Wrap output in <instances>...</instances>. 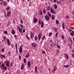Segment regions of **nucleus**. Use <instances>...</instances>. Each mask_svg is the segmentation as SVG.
I'll list each match as a JSON object with an SVG mask.
<instances>
[{"instance_id": "obj_1", "label": "nucleus", "mask_w": 74, "mask_h": 74, "mask_svg": "<svg viewBox=\"0 0 74 74\" xmlns=\"http://www.w3.org/2000/svg\"><path fill=\"white\" fill-rule=\"evenodd\" d=\"M16 27L17 29H18V32L19 33L22 34V30H23V29L22 28H21L19 27V25H17Z\"/></svg>"}, {"instance_id": "obj_2", "label": "nucleus", "mask_w": 74, "mask_h": 74, "mask_svg": "<svg viewBox=\"0 0 74 74\" xmlns=\"http://www.w3.org/2000/svg\"><path fill=\"white\" fill-rule=\"evenodd\" d=\"M5 64V65L8 67L10 66V61H9V60H6L4 62Z\"/></svg>"}, {"instance_id": "obj_3", "label": "nucleus", "mask_w": 74, "mask_h": 74, "mask_svg": "<svg viewBox=\"0 0 74 74\" xmlns=\"http://www.w3.org/2000/svg\"><path fill=\"white\" fill-rule=\"evenodd\" d=\"M0 67L2 70H6L7 69V67L6 66H5V65H4V64H3L1 65Z\"/></svg>"}, {"instance_id": "obj_4", "label": "nucleus", "mask_w": 74, "mask_h": 74, "mask_svg": "<svg viewBox=\"0 0 74 74\" xmlns=\"http://www.w3.org/2000/svg\"><path fill=\"white\" fill-rule=\"evenodd\" d=\"M37 21H38V19H37V18L34 17L33 20L34 23H36L37 22Z\"/></svg>"}, {"instance_id": "obj_5", "label": "nucleus", "mask_w": 74, "mask_h": 74, "mask_svg": "<svg viewBox=\"0 0 74 74\" xmlns=\"http://www.w3.org/2000/svg\"><path fill=\"white\" fill-rule=\"evenodd\" d=\"M45 19L46 21H49V17L48 15H46L45 16Z\"/></svg>"}, {"instance_id": "obj_6", "label": "nucleus", "mask_w": 74, "mask_h": 74, "mask_svg": "<svg viewBox=\"0 0 74 74\" xmlns=\"http://www.w3.org/2000/svg\"><path fill=\"white\" fill-rule=\"evenodd\" d=\"M50 11L52 14H55L56 13L55 12V11H54V10L52 9H51L50 10Z\"/></svg>"}, {"instance_id": "obj_7", "label": "nucleus", "mask_w": 74, "mask_h": 74, "mask_svg": "<svg viewBox=\"0 0 74 74\" xmlns=\"http://www.w3.org/2000/svg\"><path fill=\"white\" fill-rule=\"evenodd\" d=\"M41 34L40 33L38 35V39L40 40L41 39Z\"/></svg>"}, {"instance_id": "obj_8", "label": "nucleus", "mask_w": 74, "mask_h": 74, "mask_svg": "<svg viewBox=\"0 0 74 74\" xmlns=\"http://www.w3.org/2000/svg\"><path fill=\"white\" fill-rule=\"evenodd\" d=\"M24 66H25V64L23 63L22 64L21 67V70H23L24 69Z\"/></svg>"}, {"instance_id": "obj_9", "label": "nucleus", "mask_w": 74, "mask_h": 74, "mask_svg": "<svg viewBox=\"0 0 74 74\" xmlns=\"http://www.w3.org/2000/svg\"><path fill=\"white\" fill-rule=\"evenodd\" d=\"M19 52L20 53H21L22 51V46H20V48H19Z\"/></svg>"}, {"instance_id": "obj_10", "label": "nucleus", "mask_w": 74, "mask_h": 74, "mask_svg": "<svg viewBox=\"0 0 74 74\" xmlns=\"http://www.w3.org/2000/svg\"><path fill=\"white\" fill-rule=\"evenodd\" d=\"M32 45L33 47H34V48H36V45L34 43H32Z\"/></svg>"}, {"instance_id": "obj_11", "label": "nucleus", "mask_w": 74, "mask_h": 74, "mask_svg": "<svg viewBox=\"0 0 74 74\" xmlns=\"http://www.w3.org/2000/svg\"><path fill=\"white\" fill-rule=\"evenodd\" d=\"M3 4L4 5H7V3L6 1H4L3 3Z\"/></svg>"}, {"instance_id": "obj_12", "label": "nucleus", "mask_w": 74, "mask_h": 74, "mask_svg": "<svg viewBox=\"0 0 74 74\" xmlns=\"http://www.w3.org/2000/svg\"><path fill=\"white\" fill-rule=\"evenodd\" d=\"M64 55L66 59H69V56L68 55H67V54L65 53L64 54Z\"/></svg>"}, {"instance_id": "obj_13", "label": "nucleus", "mask_w": 74, "mask_h": 74, "mask_svg": "<svg viewBox=\"0 0 74 74\" xmlns=\"http://www.w3.org/2000/svg\"><path fill=\"white\" fill-rule=\"evenodd\" d=\"M11 33L13 35H14V34H15V31L14 30V29L12 28V30L11 31Z\"/></svg>"}, {"instance_id": "obj_14", "label": "nucleus", "mask_w": 74, "mask_h": 74, "mask_svg": "<svg viewBox=\"0 0 74 74\" xmlns=\"http://www.w3.org/2000/svg\"><path fill=\"white\" fill-rule=\"evenodd\" d=\"M11 14V11H8V12L7 15L8 17V16H10V14Z\"/></svg>"}, {"instance_id": "obj_15", "label": "nucleus", "mask_w": 74, "mask_h": 74, "mask_svg": "<svg viewBox=\"0 0 74 74\" xmlns=\"http://www.w3.org/2000/svg\"><path fill=\"white\" fill-rule=\"evenodd\" d=\"M1 59H4L5 58V56L4 55L1 54Z\"/></svg>"}, {"instance_id": "obj_16", "label": "nucleus", "mask_w": 74, "mask_h": 74, "mask_svg": "<svg viewBox=\"0 0 74 74\" xmlns=\"http://www.w3.org/2000/svg\"><path fill=\"white\" fill-rule=\"evenodd\" d=\"M7 42L8 45H10V40L8 39H7Z\"/></svg>"}, {"instance_id": "obj_17", "label": "nucleus", "mask_w": 74, "mask_h": 74, "mask_svg": "<svg viewBox=\"0 0 74 74\" xmlns=\"http://www.w3.org/2000/svg\"><path fill=\"white\" fill-rule=\"evenodd\" d=\"M35 73H36L37 72V67L36 66H35Z\"/></svg>"}, {"instance_id": "obj_18", "label": "nucleus", "mask_w": 74, "mask_h": 74, "mask_svg": "<svg viewBox=\"0 0 74 74\" xmlns=\"http://www.w3.org/2000/svg\"><path fill=\"white\" fill-rule=\"evenodd\" d=\"M56 70V65H55L54 67V69H53V71L55 72V71Z\"/></svg>"}, {"instance_id": "obj_19", "label": "nucleus", "mask_w": 74, "mask_h": 74, "mask_svg": "<svg viewBox=\"0 0 74 74\" xmlns=\"http://www.w3.org/2000/svg\"><path fill=\"white\" fill-rule=\"evenodd\" d=\"M47 14L48 15V16L49 17H49H51V13H50L49 12H48L47 13Z\"/></svg>"}, {"instance_id": "obj_20", "label": "nucleus", "mask_w": 74, "mask_h": 74, "mask_svg": "<svg viewBox=\"0 0 74 74\" xmlns=\"http://www.w3.org/2000/svg\"><path fill=\"white\" fill-rule=\"evenodd\" d=\"M27 65L29 67H30V66H31V63L29 61H28L27 62Z\"/></svg>"}, {"instance_id": "obj_21", "label": "nucleus", "mask_w": 74, "mask_h": 74, "mask_svg": "<svg viewBox=\"0 0 74 74\" xmlns=\"http://www.w3.org/2000/svg\"><path fill=\"white\" fill-rule=\"evenodd\" d=\"M70 34L72 36H74V32L73 31L70 33Z\"/></svg>"}, {"instance_id": "obj_22", "label": "nucleus", "mask_w": 74, "mask_h": 74, "mask_svg": "<svg viewBox=\"0 0 74 74\" xmlns=\"http://www.w3.org/2000/svg\"><path fill=\"white\" fill-rule=\"evenodd\" d=\"M62 27L63 29H65V27L64 26V23H63L62 24Z\"/></svg>"}, {"instance_id": "obj_23", "label": "nucleus", "mask_w": 74, "mask_h": 74, "mask_svg": "<svg viewBox=\"0 0 74 74\" xmlns=\"http://www.w3.org/2000/svg\"><path fill=\"white\" fill-rule=\"evenodd\" d=\"M53 29L54 31H55V32H56V33L57 32V29L56 28L54 27H53Z\"/></svg>"}, {"instance_id": "obj_24", "label": "nucleus", "mask_w": 74, "mask_h": 74, "mask_svg": "<svg viewBox=\"0 0 74 74\" xmlns=\"http://www.w3.org/2000/svg\"><path fill=\"white\" fill-rule=\"evenodd\" d=\"M29 57V54H26L25 56V57L26 58H27L28 57Z\"/></svg>"}, {"instance_id": "obj_25", "label": "nucleus", "mask_w": 74, "mask_h": 74, "mask_svg": "<svg viewBox=\"0 0 74 74\" xmlns=\"http://www.w3.org/2000/svg\"><path fill=\"white\" fill-rule=\"evenodd\" d=\"M49 10H50V6H48V7H47V11H49Z\"/></svg>"}, {"instance_id": "obj_26", "label": "nucleus", "mask_w": 74, "mask_h": 74, "mask_svg": "<svg viewBox=\"0 0 74 74\" xmlns=\"http://www.w3.org/2000/svg\"><path fill=\"white\" fill-rule=\"evenodd\" d=\"M23 60L24 63H26V58H24L23 59Z\"/></svg>"}, {"instance_id": "obj_27", "label": "nucleus", "mask_w": 74, "mask_h": 74, "mask_svg": "<svg viewBox=\"0 0 74 74\" xmlns=\"http://www.w3.org/2000/svg\"><path fill=\"white\" fill-rule=\"evenodd\" d=\"M57 1V3L58 4H59L60 3H61L60 1Z\"/></svg>"}, {"instance_id": "obj_28", "label": "nucleus", "mask_w": 74, "mask_h": 74, "mask_svg": "<svg viewBox=\"0 0 74 74\" xmlns=\"http://www.w3.org/2000/svg\"><path fill=\"white\" fill-rule=\"evenodd\" d=\"M56 22L57 25H58V24H59V21L58 20H56Z\"/></svg>"}, {"instance_id": "obj_29", "label": "nucleus", "mask_w": 74, "mask_h": 74, "mask_svg": "<svg viewBox=\"0 0 74 74\" xmlns=\"http://www.w3.org/2000/svg\"><path fill=\"white\" fill-rule=\"evenodd\" d=\"M25 31H26V30L25 29H23L22 31V33H24L25 32Z\"/></svg>"}, {"instance_id": "obj_30", "label": "nucleus", "mask_w": 74, "mask_h": 74, "mask_svg": "<svg viewBox=\"0 0 74 74\" xmlns=\"http://www.w3.org/2000/svg\"><path fill=\"white\" fill-rule=\"evenodd\" d=\"M64 67L66 68H68V67H69V65H64Z\"/></svg>"}, {"instance_id": "obj_31", "label": "nucleus", "mask_w": 74, "mask_h": 74, "mask_svg": "<svg viewBox=\"0 0 74 74\" xmlns=\"http://www.w3.org/2000/svg\"><path fill=\"white\" fill-rule=\"evenodd\" d=\"M43 26H44V24H43V22L42 21V23H41V27L43 28Z\"/></svg>"}, {"instance_id": "obj_32", "label": "nucleus", "mask_w": 74, "mask_h": 74, "mask_svg": "<svg viewBox=\"0 0 74 74\" xmlns=\"http://www.w3.org/2000/svg\"><path fill=\"white\" fill-rule=\"evenodd\" d=\"M3 33H4V34H7L8 33V32H7L6 31H5L3 32Z\"/></svg>"}, {"instance_id": "obj_33", "label": "nucleus", "mask_w": 74, "mask_h": 74, "mask_svg": "<svg viewBox=\"0 0 74 74\" xmlns=\"http://www.w3.org/2000/svg\"><path fill=\"white\" fill-rule=\"evenodd\" d=\"M34 39L35 41H37V37L35 36L34 38Z\"/></svg>"}, {"instance_id": "obj_34", "label": "nucleus", "mask_w": 74, "mask_h": 74, "mask_svg": "<svg viewBox=\"0 0 74 74\" xmlns=\"http://www.w3.org/2000/svg\"><path fill=\"white\" fill-rule=\"evenodd\" d=\"M57 7H58V6H57V5L56 4L54 5V8L55 9H57Z\"/></svg>"}, {"instance_id": "obj_35", "label": "nucleus", "mask_w": 74, "mask_h": 74, "mask_svg": "<svg viewBox=\"0 0 74 74\" xmlns=\"http://www.w3.org/2000/svg\"><path fill=\"white\" fill-rule=\"evenodd\" d=\"M69 32H72L73 31V30L71 29H69Z\"/></svg>"}, {"instance_id": "obj_36", "label": "nucleus", "mask_w": 74, "mask_h": 74, "mask_svg": "<svg viewBox=\"0 0 74 74\" xmlns=\"http://www.w3.org/2000/svg\"><path fill=\"white\" fill-rule=\"evenodd\" d=\"M10 9V8L9 7H8L7 8V10H6V11H8Z\"/></svg>"}, {"instance_id": "obj_37", "label": "nucleus", "mask_w": 74, "mask_h": 74, "mask_svg": "<svg viewBox=\"0 0 74 74\" xmlns=\"http://www.w3.org/2000/svg\"><path fill=\"white\" fill-rule=\"evenodd\" d=\"M52 20H54L55 19V17H54V16L52 15Z\"/></svg>"}, {"instance_id": "obj_38", "label": "nucleus", "mask_w": 74, "mask_h": 74, "mask_svg": "<svg viewBox=\"0 0 74 74\" xmlns=\"http://www.w3.org/2000/svg\"><path fill=\"white\" fill-rule=\"evenodd\" d=\"M61 37L62 38L63 40H64V36L62 35Z\"/></svg>"}, {"instance_id": "obj_39", "label": "nucleus", "mask_w": 74, "mask_h": 74, "mask_svg": "<svg viewBox=\"0 0 74 74\" xmlns=\"http://www.w3.org/2000/svg\"><path fill=\"white\" fill-rule=\"evenodd\" d=\"M33 37H34V35H31L30 37L31 38H33Z\"/></svg>"}, {"instance_id": "obj_40", "label": "nucleus", "mask_w": 74, "mask_h": 74, "mask_svg": "<svg viewBox=\"0 0 74 74\" xmlns=\"http://www.w3.org/2000/svg\"><path fill=\"white\" fill-rule=\"evenodd\" d=\"M52 33H51V32L49 34V37H51V35H52Z\"/></svg>"}, {"instance_id": "obj_41", "label": "nucleus", "mask_w": 74, "mask_h": 74, "mask_svg": "<svg viewBox=\"0 0 74 74\" xmlns=\"http://www.w3.org/2000/svg\"><path fill=\"white\" fill-rule=\"evenodd\" d=\"M20 26L21 28L22 29H23V25H20Z\"/></svg>"}, {"instance_id": "obj_42", "label": "nucleus", "mask_w": 74, "mask_h": 74, "mask_svg": "<svg viewBox=\"0 0 74 74\" xmlns=\"http://www.w3.org/2000/svg\"><path fill=\"white\" fill-rule=\"evenodd\" d=\"M40 14L41 15H42V11H40Z\"/></svg>"}, {"instance_id": "obj_43", "label": "nucleus", "mask_w": 74, "mask_h": 74, "mask_svg": "<svg viewBox=\"0 0 74 74\" xmlns=\"http://www.w3.org/2000/svg\"><path fill=\"white\" fill-rule=\"evenodd\" d=\"M4 48H3L2 49V52H4Z\"/></svg>"}, {"instance_id": "obj_44", "label": "nucleus", "mask_w": 74, "mask_h": 74, "mask_svg": "<svg viewBox=\"0 0 74 74\" xmlns=\"http://www.w3.org/2000/svg\"><path fill=\"white\" fill-rule=\"evenodd\" d=\"M70 29H72L73 30H74V27H70Z\"/></svg>"}, {"instance_id": "obj_45", "label": "nucleus", "mask_w": 74, "mask_h": 74, "mask_svg": "<svg viewBox=\"0 0 74 74\" xmlns=\"http://www.w3.org/2000/svg\"><path fill=\"white\" fill-rule=\"evenodd\" d=\"M58 35V33H57L56 34V37H57Z\"/></svg>"}, {"instance_id": "obj_46", "label": "nucleus", "mask_w": 74, "mask_h": 74, "mask_svg": "<svg viewBox=\"0 0 74 74\" xmlns=\"http://www.w3.org/2000/svg\"><path fill=\"white\" fill-rule=\"evenodd\" d=\"M38 23L39 25H41V22L40 21H39Z\"/></svg>"}, {"instance_id": "obj_47", "label": "nucleus", "mask_w": 74, "mask_h": 74, "mask_svg": "<svg viewBox=\"0 0 74 74\" xmlns=\"http://www.w3.org/2000/svg\"><path fill=\"white\" fill-rule=\"evenodd\" d=\"M43 12L44 14H45V10H43Z\"/></svg>"}, {"instance_id": "obj_48", "label": "nucleus", "mask_w": 74, "mask_h": 74, "mask_svg": "<svg viewBox=\"0 0 74 74\" xmlns=\"http://www.w3.org/2000/svg\"><path fill=\"white\" fill-rule=\"evenodd\" d=\"M66 18V19H68V18H69V16H66L65 17Z\"/></svg>"}, {"instance_id": "obj_49", "label": "nucleus", "mask_w": 74, "mask_h": 74, "mask_svg": "<svg viewBox=\"0 0 74 74\" xmlns=\"http://www.w3.org/2000/svg\"><path fill=\"white\" fill-rule=\"evenodd\" d=\"M44 38H45V36H43L42 39V40H44Z\"/></svg>"}, {"instance_id": "obj_50", "label": "nucleus", "mask_w": 74, "mask_h": 74, "mask_svg": "<svg viewBox=\"0 0 74 74\" xmlns=\"http://www.w3.org/2000/svg\"><path fill=\"white\" fill-rule=\"evenodd\" d=\"M58 48L59 49H60L61 48L60 46L59 45H58Z\"/></svg>"}, {"instance_id": "obj_51", "label": "nucleus", "mask_w": 74, "mask_h": 74, "mask_svg": "<svg viewBox=\"0 0 74 74\" xmlns=\"http://www.w3.org/2000/svg\"><path fill=\"white\" fill-rule=\"evenodd\" d=\"M72 57L73 58H74V54L73 53H72Z\"/></svg>"}, {"instance_id": "obj_52", "label": "nucleus", "mask_w": 74, "mask_h": 74, "mask_svg": "<svg viewBox=\"0 0 74 74\" xmlns=\"http://www.w3.org/2000/svg\"><path fill=\"white\" fill-rule=\"evenodd\" d=\"M21 23L22 24H23V21H22V20H21Z\"/></svg>"}, {"instance_id": "obj_53", "label": "nucleus", "mask_w": 74, "mask_h": 74, "mask_svg": "<svg viewBox=\"0 0 74 74\" xmlns=\"http://www.w3.org/2000/svg\"><path fill=\"white\" fill-rule=\"evenodd\" d=\"M42 53H45V51H42Z\"/></svg>"}, {"instance_id": "obj_54", "label": "nucleus", "mask_w": 74, "mask_h": 74, "mask_svg": "<svg viewBox=\"0 0 74 74\" xmlns=\"http://www.w3.org/2000/svg\"><path fill=\"white\" fill-rule=\"evenodd\" d=\"M16 45V49H17V45L16 44V43L15 44Z\"/></svg>"}, {"instance_id": "obj_55", "label": "nucleus", "mask_w": 74, "mask_h": 74, "mask_svg": "<svg viewBox=\"0 0 74 74\" xmlns=\"http://www.w3.org/2000/svg\"><path fill=\"white\" fill-rule=\"evenodd\" d=\"M27 39H28V40H29V39H30V38H29V37H28V36H27Z\"/></svg>"}, {"instance_id": "obj_56", "label": "nucleus", "mask_w": 74, "mask_h": 74, "mask_svg": "<svg viewBox=\"0 0 74 74\" xmlns=\"http://www.w3.org/2000/svg\"><path fill=\"white\" fill-rule=\"evenodd\" d=\"M19 59H21V56H19Z\"/></svg>"}, {"instance_id": "obj_57", "label": "nucleus", "mask_w": 74, "mask_h": 74, "mask_svg": "<svg viewBox=\"0 0 74 74\" xmlns=\"http://www.w3.org/2000/svg\"><path fill=\"white\" fill-rule=\"evenodd\" d=\"M11 66H13V65H12V62L11 63Z\"/></svg>"}, {"instance_id": "obj_58", "label": "nucleus", "mask_w": 74, "mask_h": 74, "mask_svg": "<svg viewBox=\"0 0 74 74\" xmlns=\"http://www.w3.org/2000/svg\"><path fill=\"white\" fill-rule=\"evenodd\" d=\"M31 35H33V33H32V32H31Z\"/></svg>"}, {"instance_id": "obj_59", "label": "nucleus", "mask_w": 74, "mask_h": 74, "mask_svg": "<svg viewBox=\"0 0 74 74\" xmlns=\"http://www.w3.org/2000/svg\"><path fill=\"white\" fill-rule=\"evenodd\" d=\"M8 53L9 55H10V54H11V53L10 52V51H9L8 52Z\"/></svg>"}, {"instance_id": "obj_60", "label": "nucleus", "mask_w": 74, "mask_h": 74, "mask_svg": "<svg viewBox=\"0 0 74 74\" xmlns=\"http://www.w3.org/2000/svg\"><path fill=\"white\" fill-rule=\"evenodd\" d=\"M56 1H56V0H54L53 1V2H55V3H56Z\"/></svg>"}, {"instance_id": "obj_61", "label": "nucleus", "mask_w": 74, "mask_h": 74, "mask_svg": "<svg viewBox=\"0 0 74 74\" xmlns=\"http://www.w3.org/2000/svg\"><path fill=\"white\" fill-rule=\"evenodd\" d=\"M3 39H4V40H6V38H5V37H3Z\"/></svg>"}, {"instance_id": "obj_62", "label": "nucleus", "mask_w": 74, "mask_h": 74, "mask_svg": "<svg viewBox=\"0 0 74 74\" xmlns=\"http://www.w3.org/2000/svg\"><path fill=\"white\" fill-rule=\"evenodd\" d=\"M13 22L14 23H15V19H13Z\"/></svg>"}, {"instance_id": "obj_63", "label": "nucleus", "mask_w": 74, "mask_h": 74, "mask_svg": "<svg viewBox=\"0 0 74 74\" xmlns=\"http://www.w3.org/2000/svg\"><path fill=\"white\" fill-rule=\"evenodd\" d=\"M14 36L15 37V38H16V35H14Z\"/></svg>"}, {"instance_id": "obj_64", "label": "nucleus", "mask_w": 74, "mask_h": 74, "mask_svg": "<svg viewBox=\"0 0 74 74\" xmlns=\"http://www.w3.org/2000/svg\"><path fill=\"white\" fill-rule=\"evenodd\" d=\"M72 52L74 53V50H72Z\"/></svg>"}]
</instances>
